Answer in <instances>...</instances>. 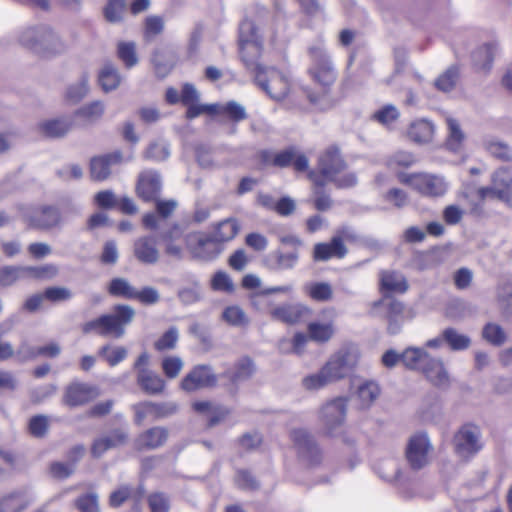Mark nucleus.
Segmentation results:
<instances>
[{
  "label": "nucleus",
  "mask_w": 512,
  "mask_h": 512,
  "mask_svg": "<svg viewBox=\"0 0 512 512\" xmlns=\"http://www.w3.org/2000/svg\"><path fill=\"white\" fill-rule=\"evenodd\" d=\"M477 194L482 201L488 198H496L512 208L511 173L507 168L497 169L491 176V185L479 188Z\"/></svg>",
  "instance_id": "obj_10"
},
{
  "label": "nucleus",
  "mask_w": 512,
  "mask_h": 512,
  "mask_svg": "<svg viewBox=\"0 0 512 512\" xmlns=\"http://www.w3.org/2000/svg\"><path fill=\"white\" fill-rule=\"evenodd\" d=\"M104 114V104L101 101H93L77 109L71 117L75 127H86L96 123Z\"/></svg>",
  "instance_id": "obj_28"
},
{
  "label": "nucleus",
  "mask_w": 512,
  "mask_h": 512,
  "mask_svg": "<svg viewBox=\"0 0 512 512\" xmlns=\"http://www.w3.org/2000/svg\"><path fill=\"white\" fill-rule=\"evenodd\" d=\"M128 433L124 429H114L93 442L91 454L95 458L101 457L106 451L124 445L127 442Z\"/></svg>",
  "instance_id": "obj_24"
},
{
  "label": "nucleus",
  "mask_w": 512,
  "mask_h": 512,
  "mask_svg": "<svg viewBox=\"0 0 512 512\" xmlns=\"http://www.w3.org/2000/svg\"><path fill=\"white\" fill-rule=\"evenodd\" d=\"M359 352L356 348H342L333 354L323 366L332 383L346 377L358 363Z\"/></svg>",
  "instance_id": "obj_12"
},
{
  "label": "nucleus",
  "mask_w": 512,
  "mask_h": 512,
  "mask_svg": "<svg viewBox=\"0 0 512 512\" xmlns=\"http://www.w3.org/2000/svg\"><path fill=\"white\" fill-rule=\"evenodd\" d=\"M497 299L506 313L512 315V283L505 282L498 286Z\"/></svg>",
  "instance_id": "obj_64"
},
{
  "label": "nucleus",
  "mask_w": 512,
  "mask_h": 512,
  "mask_svg": "<svg viewBox=\"0 0 512 512\" xmlns=\"http://www.w3.org/2000/svg\"><path fill=\"white\" fill-rule=\"evenodd\" d=\"M179 340V331L177 327H170L154 344L157 351L172 350L176 347Z\"/></svg>",
  "instance_id": "obj_63"
},
{
  "label": "nucleus",
  "mask_w": 512,
  "mask_h": 512,
  "mask_svg": "<svg viewBox=\"0 0 512 512\" xmlns=\"http://www.w3.org/2000/svg\"><path fill=\"white\" fill-rule=\"evenodd\" d=\"M117 55L127 68H132L138 63L134 42H120L117 47Z\"/></svg>",
  "instance_id": "obj_57"
},
{
  "label": "nucleus",
  "mask_w": 512,
  "mask_h": 512,
  "mask_svg": "<svg viewBox=\"0 0 512 512\" xmlns=\"http://www.w3.org/2000/svg\"><path fill=\"white\" fill-rule=\"evenodd\" d=\"M332 384L323 367L317 372L302 379V385L307 390H319Z\"/></svg>",
  "instance_id": "obj_59"
},
{
  "label": "nucleus",
  "mask_w": 512,
  "mask_h": 512,
  "mask_svg": "<svg viewBox=\"0 0 512 512\" xmlns=\"http://www.w3.org/2000/svg\"><path fill=\"white\" fill-rule=\"evenodd\" d=\"M416 162L415 156L407 151H397L386 160L390 169L408 168Z\"/></svg>",
  "instance_id": "obj_62"
},
{
  "label": "nucleus",
  "mask_w": 512,
  "mask_h": 512,
  "mask_svg": "<svg viewBox=\"0 0 512 512\" xmlns=\"http://www.w3.org/2000/svg\"><path fill=\"white\" fill-rule=\"evenodd\" d=\"M89 91L88 76L83 74L79 80L69 85L66 89V100L71 103L80 102Z\"/></svg>",
  "instance_id": "obj_48"
},
{
  "label": "nucleus",
  "mask_w": 512,
  "mask_h": 512,
  "mask_svg": "<svg viewBox=\"0 0 512 512\" xmlns=\"http://www.w3.org/2000/svg\"><path fill=\"white\" fill-rule=\"evenodd\" d=\"M135 317V310L130 305L118 304L114 306L112 313L103 314L96 319L86 322L82 326L85 334L95 332L102 337L122 338Z\"/></svg>",
  "instance_id": "obj_1"
},
{
  "label": "nucleus",
  "mask_w": 512,
  "mask_h": 512,
  "mask_svg": "<svg viewBox=\"0 0 512 512\" xmlns=\"http://www.w3.org/2000/svg\"><path fill=\"white\" fill-rule=\"evenodd\" d=\"M402 183L409 184L414 190L426 197H440L448 190V183L442 176L421 174H399Z\"/></svg>",
  "instance_id": "obj_11"
},
{
  "label": "nucleus",
  "mask_w": 512,
  "mask_h": 512,
  "mask_svg": "<svg viewBox=\"0 0 512 512\" xmlns=\"http://www.w3.org/2000/svg\"><path fill=\"white\" fill-rule=\"evenodd\" d=\"M458 76V69L455 66L449 67L435 80V86L440 91L449 92L455 87Z\"/></svg>",
  "instance_id": "obj_61"
},
{
  "label": "nucleus",
  "mask_w": 512,
  "mask_h": 512,
  "mask_svg": "<svg viewBox=\"0 0 512 512\" xmlns=\"http://www.w3.org/2000/svg\"><path fill=\"white\" fill-rule=\"evenodd\" d=\"M193 409L207 417L209 427L219 424L230 414V409L227 407L210 401L195 402Z\"/></svg>",
  "instance_id": "obj_31"
},
{
  "label": "nucleus",
  "mask_w": 512,
  "mask_h": 512,
  "mask_svg": "<svg viewBox=\"0 0 512 512\" xmlns=\"http://www.w3.org/2000/svg\"><path fill=\"white\" fill-rule=\"evenodd\" d=\"M19 42L42 56H54L65 52L67 46L60 35L49 25L41 24L24 29Z\"/></svg>",
  "instance_id": "obj_2"
},
{
  "label": "nucleus",
  "mask_w": 512,
  "mask_h": 512,
  "mask_svg": "<svg viewBox=\"0 0 512 512\" xmlns=\"http://www.w3.org/2000/svg\"><path fill=\"white\" fill-rule=\"evenodd\" d=\"M347 254V248L339 236H334L328 243H317L313 248V259L316 262L328 261L332 258H343Z\"/></svg>",
  "instance_id": "obj_25"
},
{
  "label": "nucleus",
  "mask_w": 512,
  "mask_h": 512,
  "mask_svg": "<svg viewBox=\"0 0 512 512\" xmlns=\"http://www.w3.org/2000/svg\"><path fill=\"white\" fill-rule=\"evenodd\" d=\"M434 134V125L425 119L417 120L411 123L408 136L416 143H428L432 140Z\"/></svg>",
  "instance_id": "obj_38"
},
{
  "label": "nucleus",
  "mask_w": 512,
  "mask_h": 512,
  "mask_svg": "<svg viewBox=\"0 0 512 512\" xmlns=\"http://www.w3.org/2000/svg\"><path fill=\"white\" fill-rule=\"evenodd\" d=\"M311 60L309 74L326 93L337 79V72L322 41H317L308 48Z\"/></svg>",
  "instance_id": "obj_4"
},
{
  "label": "nucleus",
  "mask_w": 512,
  "mask_h": 512,
  "mask_svg": "<svg viewBox=\"0 0 512 512\" xmlns=\"http://www.w3.org/2000/svg\"><path fill=\"white\" fill-rule=\"evenodd\" d=\"M216 113L224 114L234 122L243 121L248 117L245 107L236 101H229L224 105H217Z\"/></svg>",
  "instance_id": "obj_54"
},
{
  "label": "nucleus",
  "mask_w": 512,
  "mask_h": 512,
  "mask_svg": "<svg viewBox=\"0 0 512 512\" xmlns=\"http://www.w3.org/2000/svg\"><path fill=\"white\" fill-rule=\"evenodd\" d=\"M135 412V423L141 425L146 418L162 419L174 415L178 411L175 402H152L144 401L133 406Z\"/></svg>",
  "instance_id": "obj_16"
},
{
  "label": "nucleus",
  "mask_w": 512,
  "mask_h": 512,
  "mask_svg": "<svg viewBox=\"0 0 512 512\" xmlns=\"http://www.w3.org/2000/svg\"><path fill=\"white\" fill-rule=\"evenodd\" d=\"M380 289L390 293H405L408 288L406 277L398 271L382 270L379 273Z\"/></svg>",
  "instance_id": "obj_30"
},
{
  "label": "nucleus",
  "mask_w": 512,
  "mask_h": 512,
  "mask_svg": "<svg viewBox=\"0 0 512 512\" xmlns=\"http://www.w3.org/2000/svg\"><path fill=\"white\" fill-rule=\"evenodd\" d=\"M33 501L34 497L27 491L13 492L0 499V512H21Z\"/></svg>",
  "instance_id": "obj_34"
},
{
  "label": "nucleus",
  "mask_w": 512,
  "mask_h": 512,
  "mask_svg": "<svg viewBox=\"0 0 512 512\" xmlns=\"http://www.w3.org/2000/svg\"><path fill=\"white\" fill-rule=\"evenodd\" d=\"M309 338L319 343L329 341L334 335V326L332 321L327 323L311 322L308 325Z\"/></svg>",
  "instance_id": "obj_45"
},
{
  "label": "nucleus",
  "mask_w": 512,
  "mask_h": 512,
  "mask_svg": "<svg viewBox=\"0 0 512 512\" xmlns=\"http://www.w3.org/2000/svg\"><path fill=\"white\" fill-rule=\"evenodd\" d=\"M304 293L317 302H327L333 298V289L328 282H309L303 286Z\"/></svg>",
  "instance_id": "obj_40"
},
{
  "label": "nucleus",
  "mask_w": 512,
  "mask_h": 512,
  "mask_svg": "<svg viewBox=\"0 0 512 512\" xmlns=\"http://www.w3.org/2000/svg\"><path fill=\"white\" fill-rule=\"evenodd\" d=\"M240 230L238 221L234 218L225 219L217 224L212 238L216 243L227 242L235 238Z\"/></svg>",
  "instance_id": "obj_42"
},
{
  "label": "nucleus",
  "mask_w": 512,
  "mask_h": 512,
  "mask_svg": "<svg viewBox=\"0 0 512 512\" xmlns=\"http://www.w3.org/2000/svg\"><path fill=\"white\" fill-rule=\"evenodd\" d=\"M483 338L494 346H501L506 341V333L501 326L495 323H488L482 331Z\"/></svg>",
  "instance_id": "obj_58"
},
{
  "label": "nucleus",
  "mask_w": 512,
  "mask_h": 512,
  "mask_svg": "<svg viewBox=\"0 0 512 512\" xmlns=\"http://www.w3.org/2000/svg\"><path fill=\"white\" fill-rule=\"evenodd\" d=\"M430 357L423 348L408 347L401 354V362L409 369L422 371Z\"/></svg>",
  "instance_id": "obj_37"
},
{
  "label": "nucleus",
  "mask_w": 512,
  "mask_h": 512,
  "mask_svg": "<svg viewBox=\"0 0 512 512\" xmlns=\"http://www.w3.org/2000/svg\"><path fill=\"white\" fill-rule=\"evenodd\" d=\"M433 445L425 432H418L409 437L405 448V460L413 471L426 468L432 460Z\"/></svg>",
  "instance_id": "obj_7"
},
{
  "label": "nucleus",
  "mask_w": 512,
  "mask_h": 512,
  "mask_svg": "<svg viewBox=\"0 0 512 512\" xmlns=\"http://www.w3.org/2000/svg\"><path fill=\"white\" fill-rule=\"evenodd\" d=\"M108 291L112 296L135 299L136 289L125 278L111 280Z\"/></svg>",
  "instance_id": "obj_52"
},
{
  "label": "nucleus",
  "mask_w": 512,
  "mask_h": 512,
  "mask_svg": "<svg viewBox=\"0 0 512 512\" xmlns=\"http://www.w3.org/2000/svg\"><path fill=\"white\" fill-rule=\"evenodd\" d=\"M442 262L440 254L437 251L417 252L412 259V265L419 271L432 269Z\"/></svg>",
  "instance_id": "obj_46"
},
{
  "label": "nucleus",
  "mask_w": 512,
  "mask_h": 512,
  "mask_svg": "<svg viewBox=\"0 0 512 512\" xmlns=\"http://www.w3.org/2000/svg\"><path fill=\"white\" fill-rule=\"evenodd\" d=\"M169 436V431L160 426L147 429L135 439L134 447L138 451L154 450L162 447Z\"/></svg>",
  "instance_id": "obj_22"
},
{
  "label": "nucleus",
  "mask_w": 512,
  "mask_h": 512,
  "mask_svg": "<svg viewBox=\"0 0 512 512\" xmlns=\"http://www.w3.org/2000/svg\"><path fill=\"white\" fill-rule=\"evenodd\" d=\"M188 245L193 256L201 260H211L219 253L215 240L201 234L189 236Z\"/></svg>",
  "instance_id": "obj_26"
},
{
  "label": "nucleus",
  "mask_w": 512,
  "mask_h": 512,
  "mask_svg": "<svg viewBox=\"0 0 512 512\" xmlns=\"http://www.w3.org/2000/svg\"><path fill=\"white\" fill-rule=\"evenodd\" d=\"M122 154L114 152L98 157H94L90 161V175L95 181H104L111 175L114 165L121 163Z\"/></svg>",
  "instance_id": "obj_23"
},
{
  "label": "nucleus",
  "mask_w": 512,
  "mask_h": 512,
  "mask_svg": "<svg viewBox=\"0 0 512 512\" xmlns=\"http://www.w3.org/2000/svg\"><path fill=\"white\" fill-rule=\"evenodd\" d=\"M255 371L253 361L248 358L240 359L235 366L225 373L231 382L237 383L249 379Z\"/></svg>",
  "instance_id": "obj_41"
},
{
  "label": "nucleus",
  "mask_w": 512,
  "mask_h": 512,
  "mask_svg": "<svg viewBox=\"0 0 512 512\" xmlns=\"http://www.w3.org/2000/svg\"><path fill=\"white\" fill-rule=\"evenodd\" d=\"M18 210L22 219L27 222L29 226L36 229H51L58 226L61 222L60 211L55 206L19 205Z\"/></svg>",
  "instance_id": "obj_8"
},
{
  "label": "nucleus",
  "mask_w": 512,
  "mask_h": 512,
  "mask_svg": "<svg viewBox=\"0 0 512 512\" xmlns=\"http://www.w3.org/2000/svg\"><path fill=\"white\" fill-rule=\"evenodd\" d=\"M309 176L314 183V194L316 195L314 201L315 208L319 211L328 210L331 207V199L323 191V187L326 184L325 181L313 174H310Z\"/></svg>",
  "instance_id": "obj_55"
},
{
  "label": "nucleus",
  "mask_w": 512,
  "mask_h": 512,
  "mask_svg": "<svg viewBox=\"0 0 512 512\" xmlns=\"http://www.w3.org/2000/svg\"><path fill=\"white\" fill-rule=\"evenodd\" d=\"M138 196L145 202H152L160 197L162 177L153 169L144 170L139 174L136 186Z\"/></svg>",
  "instance_id": "obj_18"
},
{
  "label": "nucleus",
  "mask_w": 512,
  "mask_h": 512,
  "mask_svg": "<svg viewBox=\"0 0 512 512\" xmlns=\"http://www.w3.org/2000/svg\"><path fill=\"white\" fill-rule=\"evenodd\" d=\"M290 439L300 460L309 465H317L322 461L321 448L308 430L293 429L290 432Z\"/></svg>",
  "instance_id": "obj_13"
},
{
  "label": "nucleus",
  "mask_w": 512,
  "mask_h": 512,
  "mask_svg": "<svg viewBox=\"0 0 512 512\" xmlns=\"http://www.w3.org/2000/svg\"><path fill=\"white\" fill-rule=\"evenodd\" d=\"M481 430L474 424H464L453 438L455 453L463 459L477 454L482 448Z\"/></svg>",
  "instance_id": "obj_14"
},
{
  "label": "nucleus",
  "mask_w": 512,
  "mask_h": 512,
  "mask_svg": "<svg viewBox=\"0 0 512 512\" xmlns=\"http://www.w3.org/2000/svg\"><path fill=\"white\" fill-rule=\"evenodd\" d=\"M422 372L434 386L440 388L449 386V374L440 359L430 357L425 366H423Z\"/></svg>",
  "instance_id": "obj_32"
},
{
  "label": "nucleus",
  "mask_w": 512,
  "mask_h": 512,
  "mask_svg": "<svg viewBox=\"0 0 512 512\" xmlns=\"http://www.w3.org/2000/svg\"><path fill=\"white\" fill-rule=\"evenodd\" d=\"M136 380L139 387L149 395H159L166 387L165 380L150 369H141Z\"/></svg>",
  "instance_id": "obj_33"
},
{
  "label": "nucleus",
  "mask_w": 512,
  "mask_h": 512,
  "mask_svg": "<svg viewBox=\"0 0 512 512\" xmlns=\"http://www.w3.org/2000/svg\"><path fill=\"white\" fill-rule=\"evenodd\" d=\"M347 398L337 397L326 404L320 410V422L322 433L328 437L341 435L347 413Z\"/></svg>",
  "instance_id": "obj_6"
},
{
  "label": "nucleus",
  "mask_w": 512,
  "mask_h": 512,
  "mask_svg": "<svg viewBox=\"0 0 512 512\" xmlns=\"http://www.w3.org/2000/svg\"><path fill=\"white\" fill-rule=\"evenodd\" d=\"M346 164L337 148L327 149L319 158L318 169L322 180L335 183L338 188H350L357 184V176L354 173H346L339 176ZM314 176L317 174L311 172Z\"/></svg>",
  "instance_id": "obj_3"
},
{
  "label": "nucleus",
  "mask_w": 512,
  "mask_h": 512,
  "mask_svg": "<svg viewBox=\"0 0 512 512\" xmlns=\"http://www.w3.org/2000/svg\"><path fill=\"white\" fill-rule=\"evenodd\" d=\"M222 318L229 325L242 327L249 323L248 317L239 306H229L222 313Z\"/></svg>",
  "instance_id": "obj_60"
},
{
  "label": "nucleus",
  "mask_w": 512,
  "mask_h": 512,
  "mask_svg": "<svg viewBox=\"0 0 512 512\" xmlns=\"http://www.w3.org/2000/svg\"><path fill=\"white\" fill-rule=\"evenodd\" d=\"M216 383L217 377L210 366L197 365L182 379L180 387L186 392H193L213 387Z\"/></svg>",
  "instance_id": "obj_17"
},
{
  "label": "nucleus",
  "mask_w": 512,
  "mask_h": 512,
  "mask_svg": "<svg viewBox=\"0 0 512 512\" xmlns=\"http://www.w3.org/2000/svg\"><path fill=\"white\" fill-rule=\"evenodd\" d=\"M299 260V253L294 250L289 253H283L276 250L267 255L265 261L267 266L274 271L293 269Z\"/></svg>",
  "instance_id": "obj_35"
},
{
  "label": "nucleus",
  "mask_w": 512,
  "mask_h": 512,
  "mask_svg": "<svg viewBox=\"0 0 512 512\" xmlns=\"http://www.w3.org/2000/svg\"><path fill=\"white\" fill-rule=\"evenodd\" d=\"M496 47L487 43L473 52L472 57L475 65L481 69H488L493 61Z\"/></svg>",
  "instance_id": "obj_56"
},
{
  "label": "nucleus",
  "mask_w": 512,
  "mask_h": 512,
  "mask_svg": "<svg viewBox=\"0 0 512 512\" xmlns=\"http://www.w3.org/2000/svg\"><path fill=\"white\" fill-rule=\"evenodd\" d=\"M448 126V137L446 140V146L449 150L457 152L460 150L462 143L465 139V135L460 128L457 120L453 118H447Z\"/></svg>",
  "instance_id": "obj_47"
},
{
  "label": "nucleus",
  "mask_w": 512,
  "mask_h": 512,
  "mask_svg": "<svg viewBox=\"0 0 512 512\" xmlns=\"http://www.w3.org/2000/svg\"><path fill=\"white\" fill-rule=\"evenodd\" d=\"M255 81L270 98L277 101L284 99L289 92L288 79L273 67H258Z\"/></svg>",
  "instance_id": "obj_9"
},
{
  "label": "nucleus",
  "mask_w": 512,
  "mask_h": 512,
  "mask_svg": "<svg viewBox=\"0 0 512 512\" xmlns=\"http://www.w3.org/2000/svg\"><path fill=\"white\" fill-rule=\"evenodd\" d=\"M145 492V488L142 484L137 487L122 485L111 492L109 505L113 508H118L129 499L133 500L135 505H138L143 500Z\"/></svg>",
  "instance_id": "obj_29"
},
{
  "label": "nucleus",
  "mask_w": 512,
  "mask_h": 512,
  "mask_svg": "<svg viewBox=\"0 0 512 512\" xmlns=\"http://www.w3.org/2000/svg\"><path fill=\"white\" fill-rule=\"evenodd\" d=\"M134 257L142 264L154 265L158 263L161 253L154 236H141L133 244Z\"/></svg>",
  "instance_id": "obj_19"
},
{
  "label": "nucleus",
  "mask_w": 512,
  "mask_h": 512,
  "mask_svg": "<svg viewBox=\"0 0 512 512\" xmlns=\"http://www.w3.org/2000/svg\"><path fill=\"white\" fill-rule=\"evenodd\" d=\"M482 146L492 157L503 162H512V148L506 142L495 137H486Z\"/></svg>",
  "instance_id": "obj_36"
},
{
  "label": "nucleus",
  "mask_w": 512,
  "mask_h": 512,
  "mask_svg": "<svg viewBox=\"0 0 512 512\" xmlns=\"http://www.w3.org/2000/svg\"><path fill=\"white\" fill-rule=\"evenodd\" d=\"M98 82L104 92L117 89L121 82L118 69L112 63H106L98 74Z\"/></svg>",
  "instance_id": "obj_39"
},
{
  "label": "nucleus",
  "mask_w": 512,
  "mask_h": 512,
  "mask_svg": "<svg viewBox=\"0 0 512 512\" xmlns=\"http://www.w3.org/2000/svg\"><path fill=\"white\" fill-rule=\"evenodd\" d=\"M170 147L165 141L152 142L144 153V158L154 162H162L169 158Z\"/></svg>",
  "instance_id": "obj_53"
},
{
  "label": "nucleus",
  "mask_w": 512,
  "mask_h": 512,
  "mask_svg": "<svg viewBox=\"0 0 512 512\" xmlns=\"http://www.w3.org/2000/svg\"><path fill=\"white\" fill-rule=\"evenodd\" d=\"M74 124L75 121L71 115L62 116L41 122L39 124V130L46 137L61 138L75 128Z\"/></svg>",
  "instance_id": "obj_27"
},
{
  "label": "nucleus",
  "mask_w": 512,
  "mask_h": 512,
  "mask_svg": "<svg viewBox=\"0 0 512 512\" xmlns=\"http://www.w3.org/2000/svg\"><path fill=\"white\" fill-rule=\"evenodd\" d=\"M99 396V389L87 383H72L66 389L64 401L70 407L84 405Z\"/></svg>",
  "instance_id": "obj_21"
},
{
  "label": "nucleus",
  "mask_w": 512,
  "mask_h": 512,
  "mask_svg": "<svg viewBox=\"0 0 512 512\" xmlns=\"http://www.w3.org/2000/svg\"><path fill=\"white\" fill-rule=\"evenodd\" d=\"M239 48L241 59L248 69L257 72L258 63L262 52V42L257 34L254 23L250 20H243L239 26Z\"/></svg>",
  "instance_id": "obj_5"
},
{
  "label": "nucleus",
  "mask_w": 512,
  "mask_h": 512,
  "mask_svg": "<svg viewBox=\"0 0 512 512\" xmlns=\"http://www.w3.org/2000/svg\"><path fill=\"white\" fill-rule=\"evenodd\" d=\"M312 314L311 309L303 304H286L273 308L270 315L274 320L286 323L296 324L304 321Z\"/></svg>",
  "instance_id": "obj_20"
},
{
  "label": "nucleus",
  "mask_w": 512,
  "mask_h": 512,
  "mask_svg": "<svg viewBox=\"0 0 512 512\" xmlns=\"http://www.w3.org/2000/svg\"><path fill=\"white\" fill-rule=\"evenodd\" d=\"M181 232L178 225H174L173 228L165 232L162 239L166 242L165 253L177 260H180L183 256V249L180 245L176 244L174 240L180 236Z\"/></svg>",
  "instance_id": "obj_51"
},
{
  "label": "nucleus",
  "mask_w": 512,
  "mask_h": 512,
  "mask_svg": "<svg viewBox=\"0 0 512 512\" xmlns=\"http://www.w3.org/2000/svg\"><path fill=\"white\" fill-rule=\"evenodd\" d=\"M445 343L453 351H461L467 349L471 344L469 336L458 332L455 328H446L442 332Z\"/></svg>",
  "instance_id": "obj_43"
},
{
  "label": "nucleus",
  "mask_w": 512,
  "mask_h": 512,
  "mask_svg": "<svg viewBox=\"0 0 512 512\" xmlns=\"http://www.w3.org/2000/svg\"><path fill=\"white\" fill-rule=\"evenodd\" d=\"M98 355L102 357L111 367L118 365L128 355V351L123 346L111 347L104 345L98 350Z\"/></svg>",
  "instance_id": "obj_50"
},
{
  "label": "nucleus",
  "mask_w": 512,
  "mask_h": 512,
  "mask_svg": "<svg viewBox=\"0 0 512 512\" xmlns=\"http://www.w3.org/2000/svg\"><path fill=\"white\" fill-rule=\"evenodd\" d=\"M374 307H381L385 310L387 330L392 335L399 333L403 324L414 317L411 309H407L401 301L394 298L383 297L374 303Z\"/></svg>",
  "instance_id": "obj_15"
},
{
  "label": "nucleus",
  "mask_w": 512,
  "mask_h": 512,
  "mask_svg": "<svg viewBox=\"0 0 512 512\" xmlns=\"http://www.w3.org/2000/svg\"><path fill=\"white\" fill-rule=\"evenodd\" d=\"M27 278L26 266L7 265L0 268V286H12L20 279Z\"/></svg>",
  "instance_id": "obj_44"
},
{
  "label": "nucleus",
  "mask_w": 512,
  "mask_h": 512,
  "mask_svg": "<svg viewBox=\"0 0 512 512\" xmlns=\"http://www.w3.org/2000/svg\"><path fill=\"white\" fill-rule=\"evenodd\" d=\"M380 388L377 383L367 381L361 384L357 389V397L360 400L362 408L369 407L379 396Z\"/></svg>",
  "instance_id": "obj_49"
}]
</instances>
